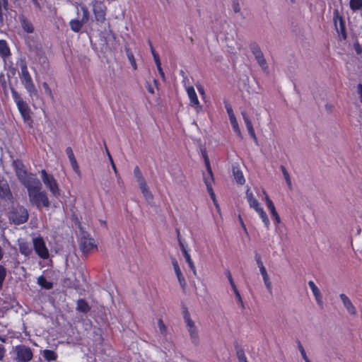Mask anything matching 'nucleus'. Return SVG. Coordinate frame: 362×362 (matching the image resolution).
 <instances>
[{
    "label": "nucleus",
    "instance_id": "4be33fe9",
    "mask_svg": "<svg viewBox=\"0 0 362 362\" xmlns=\"http://www.w3.org/2000/svg\"><path fill=\"white\" fill-rule=\"evenodd\" d=\"M139 188H140L144 197L146 199V201L148 202L152 201L153 200V194L149 191L146 183V182L143 183L142 185H139Z\"/></svg>",
    "mask_w": 362,
    "mask_h": 362
},
{
    "label": "nucleus",
    "instance_id": "cd10ccee",
    "mask_svg": "<svg viewBox=\"0 0 362 362\" xmlns=\"http://www.w3.org/2000/svg\"><path fill=\"white\" fill-rule=\"evenodd\" d=\"M37 284L46 289H51L53 286L52 283L48 281L44 276H40L37 278Z\"/></svg>",
    "mask_w": 362,
    "mask_h": 362
},
{
    "label": "nucleus",
    "instance_id": "09e8293b",
    "mask_svg": "<svg viewBox=\"0 0 362 362\" xmlns=\"http://www.w3.org/2000/svg\"><path fill=\"white\" fill-rule=\"evenodd\" d=\"M225 107L226 109V112L228 115L229 119H231L232 117H235V116L233 113V108L229 103H225Z\"/></svg>",
    "mask_w": 362,
    "mask_h": 362
},
{
    "label": "nucleus",
    "instance_id": "a19ab883",
    "mask_svg": "<svg viewBox=\"0 0 362 362\" xmlns=\"http://www.w3.org/2000/svg\"><path fill=\"white\" fill-rule=\"evenodd\" d=\"M158 326L160 331V333L163 334V336H165L167 334V327L164 325L163 320L161 319H159L158 321Z\"/></svg>",
    "mask_w": 362,
    "mask_h": 362
},
{
    "label": "nucleus",
    "instance_id": "ddd939ff",
    "mask_svg": "<svg viewBox=\"0 0 362 362\" xmlns=\"http://www.w3.org/2000/svg\"><path fill=\"white\" fill-rule=\"evenodd\" d=\"M0 199L11 202L13 195L6 180L0 178Z\"/></svg>",
    "mask_w": 362,
    "mask_h": 362
},
{
    "label": "nucleus",
    "instance_id": "5701e85b",
    "mask_svg": "<svg viewBox=\"0 0 362 362\" xmlns=\"http://www.w3.org/2000/svg\"><path fill=\"white\" fill-rule=\"evenodd\" d=\"M71 30L75 33H78L81 30L84 23L81 21V20L78 19H72L70 23Z\"/></svg>",
    "mask_w": 362,
    "mask_h": 362
},
{
    "label": "nucleus",
    "instance_id": "72a5a7b5",
    "mask_svg": "<svg viewBox=\"0 0 362 362\" xmlns=\"http://www.w3.org/2000/svg\"><path fill=\"white\" fill-rule=\"evenodd\" d=\"M242 115H243V120L245 122V126H246V128H247L248 132L255 130L253 128L252 122H251L250 119L249 118L248 115L246 114V112H242Z\"/></svg>",
    "mask_w": 362,
    "mask_h": 362
},
{
    "label": "nucleus",
    "instance_id": "37998d69",
    "mask_svg": "<svg viewBox=\"0 0 362 362\" xmlns=\"http://www.w3.org/2000/svg\"><path fill=\"white\" fill-rule=\"evenodd\" d=\"M281 170L282 171V173H283V175L286 180V182L287 183V185L291 187V179H290V176H289V174L288 173V171L286 170V169L285 168L284 166L281 165Z\"/></svg>",
    "mask_w": 362,
    "mask_h": 362
},
{
    "label": "nucleus",
    "instance_id": "0e129e2a",
    "mask_svg": "<svg viewBox=\"0 0 362 362\" xmlns=\"http://www.w3.org/2000/svg\"><path fill=\"white\" fill-rule=\"evenodd\" d=\"M263 193L265 195V202H266V205L267 206H269V203H273L272 201L269 199V196L267 195V194L265 192V191L263 192Z\"/></svg>",
    "mask_w": 362,
    "mask_h": 362
},
{
    "label": "nucleus",
    "instance_id": "774afa93",
    "mask_svg": "<svg viewBox=\"0 0 362 362\" xmlns=\"http://www.w3.org/2000/svg\"><path fill=\"white\" fill-rule=\"evenodd\" d=\"M146 89L148 90V91L151 93V94H153L154 93V89L153 87H151V86L149 84V83H147L146 86Z\"/></svg>",
    "mask_w": 362,
    "mask_h": 362
},
{
    "label": "nucleus",
    "instance_id": "f03ea898",
    "mask_svg": "<svg viewBox=\"0 0 362 362\" xmlns=\"http://www.w3.org/2000/svg\"><path fill=\"white\" fill-rule=\"evenodd\" d=\"M16 175L20 182L26 188L33 183H38V179L32 173H28L21 160H14L12 163Z\"/></svg>",
    "mask_w": 362,
    "mask_h": 362
},
{
    "label": "nucleus",
    "instance_id": "49530a36",
    "mask_svg": "<svg viewBox=\"0 0 362 362\" xmlns=\"http://www.w3.org/2000/svg\"><path fill=\"white\" fill-rule=\"evenodd\" d=\"M11 94H12V97H13L16 105L20 103V102L23 101L22 98L19 95V94L18 93V92L16 90L11 89Z\"/></svg>",
    "mask_w": 362,
    "mask_h": 362
},
{
    "label": "nucleus",
    "instance_id": "bf43d9fd",
    "mask_svg": "<svg viewBox=\"0 0 362 362\" xmlns=\"http://www.w3.org/2000/svg\"><path fill=\"white\" fill-rule=\"evenodd\" d=\"M249 134L250 135V136L252 137V139L254 140V141L257 144V138L256 136V134H255V130L252 131V132H248Z\"/></svg>",
    "mask_w": 362,
    "mask_h": 362
},
{
    "label": "nucleus",
    "instance_id": "39448f33",
    "mask_svg": "<svg viewBox=\"0 0 362 362\" xmlns=\"http://www.w3.org/2000/svg\"><path fill=\"white\" fill-rule=\"evenodd\" d=\"M184 320L192 342L194 345L199 344V337L198 329L195 325L194 322L190 317L189 313L187 311L185 313Z\"/></svg>",
    "mask_w": 362,
    "mask_h": 362
},
{
    "label": "nucleus",
    "instance_id": "a211bd4d",
    "mask_svg": "<svg viewBox=\"0 0 362 362\" xmlns=\"http://www.w3.org/2000/svg\"><path fill=\"white\" fill-rule=\"evenodd\" d=\"M339 298L342 301L344 308L346 309L348 313L351 315H356L357 312L355 306L351 303V300L344 293H341L339 295Z\"/></svg>",
    "mask_w": 362,
    "mask_h": 362
},
{
    "label": "nucleus",
    "instance_id": "de8ad7c7",
    "mask_svg": "<svg viewBox=\"0 0 362 362\" xmlns=\"http://www.w3.org/2000/svg\"><path fill=\"white\" fill-rule=\"evenodd\" d=\"M42 86L45 89V93L51 98V100H54V96L52 92L51 88L48 86L47 83H42Z\"/></svg>",
    "mask_w": 362,
    "mask_h": 362
},
{
    "label": "nucleus",
    "instance_id": "b1692460",
    "mask_svg": "<svg viewBox=\"0 0 362 362\" xmlns=\"http://www.w3.org/2000/svg\"><path fill=\"white\" fill-rule=\"evenodd\" d=\"M268 209L269 210L275 224H279L281 222V218L279 215L278 214L276 208L274 206V203H269V206H267Z\"/></svg>",
    "mask_w": 362,
    "mask_h": 362
},
{
    "label": "nucleus",
    "instance_id": "e433bc0d",
    "mask_svg": "<svg viewBox=\"0 0 362 362\" xmlns=\"http://www.w3.org/2000/svg\"><path fill=\"white\" fill-rule=\"evenodd\" d=\"M43 356L47 361H54L57 358V354L51 350H45L43 352Z\"/></svg>",
    "mask_w": 362,
    "mask_h": 362
},
{
    "label": "nucleus",
    "instance_id": "79ce46f5",
    "mask_svg": "<svg viewBox=\"0 0 362 362\" xmlns=\"http://www.w3.org/2000/svg\"><path fill=\"white\" fill-rule=\"evenodd\" d=\"M232 9L236 13H240L241 6L238 0H233Z\"/></svg>",
    "mask_w": 362,
    "mask_h": 362
},
{
    "label": "nucleus",
    "instance_id": "c03bdc74",
    "mask_svg": "<svg viewBox=\"0 0 362 362\" xmlns=\"http://www.w3.org/2000/svg\"><path fill=\"white\" fill-rule=\"evenodd\" d=\"M259 216L262 218L264 226L268 228L269 227L270 222L266 212L264 211L262 213H260Z\"/></svg>",
    "mask_w": 362,
    "mask_h": 362
},
{
    "label": "nucleus",
    "instance_id": "2f4dec72",
    "mask_svg": "<svg viewBox=\"0 0 362 362\" xmlns=\"http://www.w3.org/2000/svg\"><path fill=\"white\" fill-rule=\"evenodd\" d=\"M125 50H126L127 56L129 63L131 64L134 70H136L137 65H136V60H135L133 53L132 52V51L130 50L129 48H126Z\"/></svg>",
    "mask_w": 362,
    "mask_h": 362
},
{
    "label": "nucleus",
    "instance_id": "603ef678",
    "mask_svg": "<svg viewBox=\"0 0 362 362\" xmlns=\"http://www.w3.org/2000/svg\"><path fill=\"white\" fill-rule=\"evenodd\" d=\"M246 197H247V201L248 203H250V202H252L256 199V198H255L252 192L249 189L246 192Z\"/></svg>",
    "mask_w": 362,
    "mask_h": 362
},
{
    "label": "nucleus",
    "instance_id": "aec40b11",
    "mask_svg": "<svg viewBox=\"0 0 362 362\" xmlns=\"http://www.w3.org/2000/svg\"><path fill=\"white\" fill-rule=\"evenodd\" d=\"M18 247L20 252L25 256H29L33 252L31 245L23 240H18Z\"/></svg>",
    "mask_w": 362,
    "mask_h": 362
},
{
    "label": "nucleus",
    "instance_id": "58836bf2",
    "mask_svg": "<svg viewBox=\"0 0 362 362\" xmlns=\"http://www.w3.org/2000/svg\"><path fill=\"white\" fill-rule=\"evenodd\" d=\"M350 7L352 10H359L362 8V0H351Z\"/></svg>",
    "mask_w": 362,
    "mask_h": 362
},
{
    "label": "nucleus",
    "instance_id": "412c9836",
    "mask_svg": "<svg viewBox=\"0 0 362 362\" xmlns=\"http://www.w3.org/2000/svg\"><path fill=\"white\" fill-rule=\"evenodd\" d=\"M308 285L315 296V298L319 305H322V296L320 293V289L315 285V284L313 281H308Z\"/></svg>",
    "mask_w": 362,
    "mask_h": 362
},
{
    "label": "nucleus",
    "instance_id": "0eeeda50",
    "mask_svg": "<svg viewBox=\"0 0 362 362\" xmlns=\"http://www.w3.org/2000/svg\"><path fill=\"white\" fill-rule=\"evenodd\" d=\"M250 49L259 65L264 71H266L268 68L267 61L259 45L256 42H252L250 45Z\"/></svg>",
    "mask_w": 362,
    "mask_h": 362
},
{
    "label": "nucleus",
    "instance_id": "1a4fd4ad",
    "mask_svg": "<svg viewBox=\"0 0 362 362\" xmlns=\"http://www.w3.org/2000/svg\"><path fill=\"white\" fill-rule=\"evenodd\" d=\"M205 163L207 168L208 173L206 175L204 176V181L206 185L207 191L209 192L211 199H213L214 204L216 205V208H218V205L216 204V202L215 194L212 189L213 175L209 165V160L207 158H205Z\"/></svg>",
    "mask_w": 362,
    "mask_h": 362
},
{
    "label": "nucleus",
    "instance_id": "dca6fc26",
    "mask_svg": "<svg viewBox=\"0 0 362 362\" xmlns=\"http://www.w3.org/2000/svg\"><path fill=\"white\" fill-rule=\"evenodd\" d=\"M171 262H172V264L173 267L175 274L176 276L177 277L180 285L182 288H185L186 287L187 284H186L185 279L180 270L178 262L175 258H172Z\"/></svg>",
    "mask_w": 362,
    "mask_h": 362
},
{
    "label": "nucleus",
    "instance_id": "052dcab7",
    "mask_svg": "<svg viewBox=\"0 0 362 362\" xmlns=\"http://www.w3.org/2000/svg\"><path fill=\"white\" fill-rule=\"evenodd\" d=\"M249 134L250 135V136L252 137V139L254 140V141L257 144V138L256 136V134H255V130L252 131V132H248Z\"/></svg>",
    "mask_w": 362,
    "mask_h": 362
},
{
    "label": "nucleus",
    "instance_id": "a18cd8bd",
    "mask_svg": "<svg viewBox=\"0 0 362 362\" xmlns=\"http://www.w3.org/2000/svg\"><path fill=\"white\" fill-rule=\"evenodd\" d=\"M259 216L262 218L264 226L268 228L269 227L270 222L266 212L264 211L262 213H260Z\"/></svg>",
    "mask_w": 362,
    "mask_h": 362
},
{
    "label": "nucleus",
    "instance_id": "2eb2a0df",
    "mask_svg": "<svg viewBox=\"0 0 362 362\" xmlns=\"http://www.w3.org/2000/svg\"><path fill=\"white\" fill-rule=\"evenodd\" d=\"M25 122H29L30 119V109L24 100L16 105Z\"/></svg>",
    "mask_w": 362,
    "mask_h": 362
},
{
    "label": "nucleus",
    "instance_id": "473e14b6",
    "mask_svg": "<svg viewBox=\"0 0 362 362\" xmlns=\"http://www.w3.org/2000/svg\"><path fill=\"white\" fill-rule=\"evenodd\" d=\"M18 65L21 69V74L20 77L22 78L24 76H27L29 74V72L28 71L27 64L24 59H21L18 62Z\"/></svg>",
    "mask_w": 362,
    "mask_h": 362
},
{
    "label": "nucleus",
    "instance_id": "4468645a",
    "mask_svg": "<svg viewBox=\"0 0 362 362\" xmlns=\"http://www.w3.org/2000/svg\"><path fill=\"white\" fill-rule=\"evenodd\" d=\"M93 11L98 22L103 23L105 20V12L103 4L95 2L93 6Z\"/></svg>",
    "mask_w": 362,
    "mask_h": 362
},
{
    "label": "nucleus",
    "instance_id": "f704fd0d",
    "mask_svg": "<svg viewBox=\"0 0 362 362\" xmlns=\"http://www.w3.org/2000/svg\"><path fill=\"white\" fill-rule=\"evenodd\" d=\"M230 122L232 125V127L234 130V132L239 136L240 138H242V133L240 131V129L239 127V125L238 124V121L235 117H232L231 119H229Z\"/></svg>",
    "mask_w": 362,
    "mask_h": 362
},
{
    "label": "nucleus",
    "instance_id": "4c0bfd02",
    "mask_svg": "<svg viewBox=\"0 0 362 362\" xmlns=\"http://www.w3.org/2000/svg\"><path fill=\"white\" fill-rule=\"evenodd\" d=\"M6 269L4 266L0 264V290L1 289L3 286V283L6 279Z\"/></svg>",
    "mask_w": 362,
    "mask_h": 362
},
{
    "label": "nucleus",
    "instance_id": "ea45409f",
    "mask_svg": "<svg viewBox=\"0 0 362 362\" xmlns=\"http://www.w3.org/2000/svg\"><path fill=\"white\" fill-rule=\"evenodd\" d=\"M8 0H0V26L3 24L4 18L2 13V6L5 9L7 8Z\"/></svg>",
    "mask_w": 362,
    "mask_h": 362
},
{
    "label": "nucleus",
    "instance_id": "423d86ee",
    "mask_svg": "<svg viewBox=\"0 0 362 362\" xmlns=\"http://www.w3.org/2000/svg\"><path fill=\"white\" fill-rule=\"evenodd\" d=\"M28 218V213L27 210L21 206H17L9 213V219L17 225L26 222Z\"/></svg>",
    "mask_w": 362,
    "mask_h": 362
},
{
    "label": "nucleus",
    "instance_id": "338daca9",
    "mask_svg": "<svg viewBox=\"0 0 362 362\" xmlns=\"http://www.w3.org/2000/svg\"><path fill=\"white\" fill-rule=\"evenodd\" d=\"M197 87V90H198L199 93H200V95L204 96L205 95V91H204V88L201 85H198Z\"/></svg>",
    "mask_w": 362,
    "mask_h": 362
},
{
    "label": "nucleus",
    "instance_id": "c85d7f7f",
    "mask_svg": "<svg viewBox=\"0 0 362 362\" xmlns=\"http://www.w3.org/2000/svg\"><path fill=\"white\" fill-rule=\"evenodd\" d=\"M183 256H184L187 263L188 264L189 268L192 271L193 274L196 276L197 275V269H196L195 265H194L192 259H191L189 254L187 252V250L184 251Z\"/></svg>",
    "mask_w": 362,
    "mask_h": 362
},
{
    "label": "nucleus",
    "instance_id": "3c124183",
    "mask_svg": "<svg viewBox=\"0 0 362 362\" xmlns=\"http://www.w3.org/2000/svg\"><path fill=\"white\" fill-rule=\"evenodd\" d=\"M237 356H238V361L239 362H248L247 361L245 354L243 352V351H241V350L238 351L237 352Z\"/></svg>",
    "mask_w": 362,
    "mask_h": 362
},
{
    "label": "nucleus",
    "instance_id": "9b49d317",
    "mask_svg": "<svg viewBox=\"0 0 362 362\" xmlns=\"http://www.w3.org/2000/svg\"><path fill=\"white\" fill-rule=\"evenodd\" d=\"M187 95L190 100V105L196 110L197 112H199L202 110V106L201 105L195 90L193 86H189L186 88Z\"/></svg>",
    "mask_w": 362,
    "mask_h": 362
},
{
    "label": "nucleus",
    "instance_id": "bb28decb",
    "mask_svg": "<svg viewBox=\"0 0 362 362\" xmlns=\"http://www.w3.org/2000/svg\"><path fill=\"white\" fill-rule=\"evenodd\" d=\"M233 173L235 180L238 184L243 185L245 183V180L244 178L243 173L240 170L239 168L234 167L233 168Z\"/></svg>",
    "mask_w": 362,
    "mask_h": 362
},
{
    "label": "nucleus",
    "instance_id": "6e6d98bb",
    "mask_svg": "<svg viewBox=\"0 0 362 362\" xmlns=\"http://www.w3.org/2000/svg\"><path fill=\"white\" fill-rule=\"evenodd\" d=\"M250 206L254 209H255L256 208H257L259 206H260V204L259 202H258V200L257 199H255V200L250 202V203H248Z\"/></svg>",
    "mask_w": 362,
    "mask_h": 362
},
{
    "label": "nucleus",
    "instance_id": "a878e982",
    "mask_svg": "<svg viewBox=\"0 0 362 362\" xmlns=\"http://www.w3.org/2000/svg\"><path fill=\"white\" fill-rule=\"evenodd\" d=\"M77 310L82 312L83 313H86L90 310V307L88 304V303L83 300L80 299L77 301Z\"/></svg>",
    "mask_w": 362,
    "mask_h": 362
},
{
    "label": "nucleus",
    "instance_id": "13d9d810",
    "mask_svg": "<svg viewBox=\"0 0 362 362\" xmlns=\"http://www.w3.org/2000/svg\"><path fill=\"white\" fill-rule=\"evenodd\" d=\"M5 349L4 347L0 344V361H1L3 359V358L4 357V355H5Z\"/></svg>",
    "mask_w": 362,
    "mask_h": 362
},
{
    "label": "nucleus",
    "instance_id": "680f3d73",
    "mask_svg": "<svg viewBox=\"0 0 362 362\" xmlns=\"http://www.w3.org/2000/svg\"><path fill=\"white\" fill-rule=\"evenodd\" d=\"M261 274L264 281L269 279L267 270L261 272Z\"/></svg>",
    "mask_w": 362,
    "mask_h": 362
},
{
    "label": "nucleus",
    "instance_id": "f8f14e48",
    "mask_svg": "<svg viewBox=\"0 0 362 362\" xmlns=\"http://www.w3.org/2000/svg\"><path fill=\"white\" fill-rule=\"evenodd\" d=\"M21 79L22 84L24 86L25 88L29 93L30 97H37V90L34 85L30 74H29L27 76H24L21 78Z\"/></svg>",
    "mask_w": 362,
    "mask_h": 362
},
{
    "label": "nucleus",
    "instance_id": "c756f323",
    "mask_svg": "<svg viewBox=\"0 0 362 362\" xmlns=\"http://www.w3.org/2000/svg\"><path fill=\"white\" fill-rule=\"evenodd\" d=\"M80 8L83 12V16H82V18H81V20L84 24H86L89 21V18H90L89 11H88L86 6L84 4H81Z\"/></svg>",
    "mask_w": 362,
    "mask_h": 362
},
{
    "label": "nucleus",
    "instance_id": "c9c22d12",
    "mask_svg": "<svg viewBox=\"0 0 362 362\" xmlns=\"http://www.w3.org/2000/svg\"><path fill=\"white\" fill-rule=\"evenodd\" d=\"M9 49L4 40H0V54L2 57H6L9 54Z\"/></svg>",
    "mask_w": 362,
    "mask_h": 362
},
{
    "label": "nucleus",
    "instance_id": "393cba45",
    "mask_svg": "<svg viewBox=\"0 0 362 362\" xmlns=\"http://www.w3.org/2000/svg\"><path fill=\"white\" fill-rule=\"evenodd\" d=\"M21 23L22 28H23V30L25 32H27L28 33H31L33 32L34 28H33V24L30 23V21H29L25 17H23V16L21 17Z\"/></svg>",
    "mask_w": 362,
    "mask_h": 362
},
{
    "label": "nucleus",
    "instance_id": "7c9ffc66",
    "mask_svg": "<svg viewBox=\"0 0 362 362\" xmlns=\"http://www.w3.org/2000/svg\"><path fill=\"white\" fill-rule=\"evenodd\" d=\"M134 174L139 185L146 182V180L142 175L141 171L138 166L135 167L134 170Z\"/></svg>",
    "mask_w": 362,
    "mask_h": 362
},
{
    "label": "nucleus",
    "instance_id": "4d7b16f0",
    "mask_svg": "<svg viewBox=\"0 0 362 362\" xmlns=\"http://www.w3.org/2000/svg\"><path fill=\"white\" fill-rule=\"evenodd\" d=\"M298 349H299V351L300 352V354H301L303 358V359L307 358L308 356L306 355L305 351L303 346L300 344V343H299V344H298Z\"/></svg>",
    "mask_w": 362,
    "mask_h": 362
},
{
    "label": "nucleus",
    "instance_id": "9d476101",
    "mask_svg": "<svg viewBox=\"0 0 362 362\" xmlns=\"http://www.w3.org/2000/svg\"><path fill=\"white\" fill-rule=\"evenodd\" d=\"M334 22L337 32L341 35L343 39H346V34L345 22L343 18L339 16V11L337 10H334Z\"/></svg>",
    "mask_w": 362,
    "mask_h": 362
},
{
    "label": "nucleus",
    "instance_id": "864d4df0",
    "mask_svg": "<svg viewBox=\"0 0 362 362\" xmlns=\"http://www.w3.org/2000/svg\"><path fill=\"white\" fill-rule=\"evenodd\" d=\"M236 298H237V300H238V304L240 305V306L241 307L242 309H244L245 308V305H244V303L243 301V299H242V297L240 294L239 292H236V294H235Z\"/></svg>",
    "mask_w": 362,
    "mask_h": 362
},
{
    "label": "nucleus",
    "instance_id": "6e6552de",
    "mask_svg": "<svg viewBox=\"0 0 362 362\" xmlns=\"http://www.w3.org/2000/svg\"><path fill=\"white\" fill-rule=\"evenodd\" d=\"M33 247L37 255L42 259H47L49 257V252L42 238H35L33 239Z\"/></svg>",
    "mask_w": 362,
    "mask_h": 362
},
{
    "label": "nucleus",
    "instance_id": "f3484780",
    "mask_svg": "<svg viewBox=\"0 0 362 362\" xmlns=\"http://www.w3.org/2000/svg\"><path fill=\"white\" fill-rule=\"evenodd\" d=\"M93 239L83 238L80 242V247L83 253H88L95 247Z\"/></svg>",
    "mask_w": 362,
    "mask_h": 362
},
{
    "label": "nucleus",
    "instance_id": "7ed1b4c3",
    "mask_svg": "<svg viewBox=\"0 0 362 362\" xmlns=\"http://www.w3.org/2000/svg\"><path fill=\"white\" fill-rule=\"evenodd\" d=\"M14 360L17 362H29L33 358L32 349L25 345L20 344L13 348Z\"/></svg>",
    "mask_w": 362,
    "mask_h": 362
},
{
    "label": "nucleus",
    "instance_id": "e2e57ef3",
    "mask_svg": "<svg viewBox=\"0 0 362 362\" xmlns=\"http://www.w3.org/2000/svg\"><path fill=\"white\" fill-rule=\"evenodd\" d=\"M156 67H157V69H158V72H159V74H160V76L162 77V78H163V80H165V77L164 72H163V69H162V68H161V65H160V66H156Z\"/></svg>",
    "mask_w": 362,
    "mask_h": 362
},
{
    "label": "nucleus",
    "instance_id": "6ab92c4d",
    "mask_svg": "<svg viewBox=\"0 0 362 362\" xmlns=\"http://www.w3.org/2000/svg\"><path fill=\"white\" fill-rule=\"evenodd\" d=\"M66 153L69 159L71 165L76 173L80 175V170L77 161L75 158L73 150L71 147L66 148Z\"/></svg>",
    "mask_w": 362,
    "mask_h": 362
},
{
    "label": "nucleus",
    "instance_id": "20e7f679",
    "mask_svg": "<svg viewBox=\"0 0 362 362\" xmlns=\"http://www.w3.org/2000/svg\"><path fill=\"white\" fill-rule=\"evenodd\" d=\"M40 174L42 180L45 187L54 197H58L60 194V189L55 178L52 175L48 174L45 170H42Z\"/></svg>",
    "mask_w": 362,
    "mask_h": 362
},
{
    "label": "nucleus",
    "instance_id": "8fccbe9b",
    "mask_svg": "<svg viewBox=\"0 0 362 362\" xmlns=\"http://www.w3.org/2000/svg\"><path fill=\"white\" fill-rule=\"evenodd\" d=\"M255 257H256V262H257V264L258 267L259 269L260 273L262 272L266 271V269H265V267H264V264H263V263H262V262L261 260L260 257L257 255Z\"/></svg>",
    "mask_w": 362,
    "mask_h": 362
},
{
    "label": "nucleus",
    "instance_id": "5fc2aeb1",
    "mask_svg": "<svg viewBox=\"0 0 362 362\" xmlns=\"http://www.w3.org/2000/svg\"><path fill=\"white\" fill-rule=\"evenodd\" d=\"M264 285L269 293H272V286L270 279L264 281Z\"/></svg>",
    "mask_w": 362,
    "mask_h": 362
},
{
    "label": "nucleus",
    "instance_id": "69168bd1",
    "mask_svg": "<svg viewBox=\"0 0 362 362\" xmlns=\"http://www.w3.org/2000/svg\"><path fill=\"white\" fill-rule=\"evenodd\" d=\"M358 93L359 94L360 101L362 103V85L359 84L358 86Z\"/></svg>",
    "mask_w": 362,
    "mask_h": 362
},
{
    "label": "nucleus",
    "instance_id": "f257e3e1",
    "mask_svg": "<svg viewBox=\"0 0 362 362\" xmlns=\"http://www.w3.org/2000/svg\"><path fill=\"white\" fill-rule=\"evenodd\" d=\"M42 185L38 180V183H33L26 187L30 202L37 208L42 206L48 207L49 202L45 192L41 190Z\"/></svg>",
    "mask_w": 362,
    "mask_h": 362
}]
</instances>
